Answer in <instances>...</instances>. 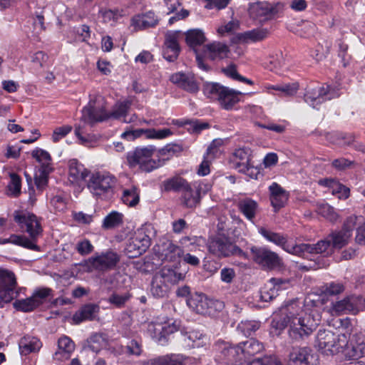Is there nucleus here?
<instances>
[{
	"label": "nucleus",
	"mask_w": 365,
	"mask_h": 365,
	"mask_svg": "<svg viewBox=\"0 0 365 365\" xmlns=\"http://www.w3.org/2000/svg\"><path fill=\"white\" fill-rule=\"evenodd\" d=\"M239 344L241 345V352H242L244 361H245L246 358L253 356L263 349L262 344L253 338Z\"/></svg>",
	"instance_id": "obj_35"
},
{
	"label": "nucleus",
	"mask_w": 365,
	"mask_h": 365,
	"mask_svg": "<svg viewBox=\"0 0 365 365\" xmlns=\"http://www.w3.org/2000/svg\"><path fill=\"white\" fill-rule=\"evenodd\" d=\"M52 290L50 288H40L34 291L33 294L24 299L16 300L13 306L18 310L24 312H32L40 305L43 304L46 299L51 294Z\"/></svg>",
	"instance_id": "obj_14"
},
{
	"label": "nucleus",
	"mask_w": 365,
	"mask_h": 365,
	"mask_svg": "<svg viewBox=\"0 0 365 365\" xmlns=\"http://www.w3.org/2000/svg\"><path fill=\"white\" fill-rule=\"evenodd\" d=\"M150 226L149 225H143L141 227L138 228L135 232V235L133 237L138 240V242L144 243L145 246L150 245Z\"/></svg>",
	"instance_id": "obj_56"
},
{
	"label": "nucleus",
	"mask_w": 365,
	"mask_h": 365,
	"mask_svg": "<svg viewBox=\"0 0 365 365\" xmlns=\"http://www.w3.org/2000/svg\"><path fill=\"white\" fill-rule=\"evenodd\" d=\"M87 348L93 352L98 353L103 347L106 345V341L102 334H93L87 340Z\"/></svg>",
	"instance_id": "obj_47"
},
{
	"label": "nucleus",
	"mask_w": 365,
	"mask_h": 365,
	"mask_svg": "<svg viewBox=\"0 0 365 365\" xmlns=\"http://www.w3.org/2000/svg\"><path fill=\"white\" fill-rule=\"evenodd\" d=\"M100 311L98 305L87 304L81 307L72 317L75 324H78L83 321H93L96 319Z\"/></svg>",
	"instance_id": "obj_24"
},
{
	"label": "nucleus",
	"mask_w": 365,
	"mask_h": 365,
	"mask_svg": "<svg viewBox=\"0 0 365 365\" xmlns=\"http://www.w3.org/2000/svg\"><path fill=\"white\" fill-rule=\"evenodd\" d=\"M58 350L54 354V359L62 361L70 358L71 354L75 349V344L68 336H63L58 339Z\"/></svg>",
	"instance_id": "obj_30"
},
{
	"label": "nucleus",
	"mask_w": 365,
	"mask_h": 365,
	"mask_svg": "<svg viewBox=\"0 0 365 365\" xmlns=\"http://www.w3.org/2000/svg\"><path fill=\"white\" fill-rule=\"evenodd\" d=\"M207 247L209 252L217 257L238 256L245 259L247 258V255L244 251L234 244L229 237L224 235L210 239Z\"/></svg>",
	"instance_id": "obj_5"
},
{
	"label": "nucleus",
	"mask_w": 365,
	"mask_h": 365,
	"mask_svg": "<svg viewBox=\"0 0 365 365\" xmlns=\"http://www.w3.org/2000/svg\"><path fill=\"white\" fill-rule=\"evenodd\" d=\"M339 96L338 89L331 88L329 85H323L322 87L307 88L304 93V101L313 108L321 104L327 100Z\"/></svg>",
	"instance_id": "obj_15"
},
{
	"label": "nucleus",
	"mask_w": 365,
	"mask_h": 365,
	"mask_svg": "<svg viewBox=\"0 0 365 365\" xmlns=\"http://www.w3.org/2000/svg\"><path fill=\"white\" fill-rule=\"evenodd\" d=\"M237 208L250 222H253L258 212V203L249 197L242 199L237 202Z\"/></svg>",
	"instance_id": "obj_29"
},
{
	"label": "nucleus",
	"mask_w": 365,
	"mask_h": 365,
	"mask_svg": "<svg viewBox=\"0 0 365 365\" xmlns=\"http://www.w3.org/2000/svg\"><path fill=\"white\" fill-rule=\"evenodd\" d=\"M228 46L220 42H214L203 47V56L210 60L222 59L227 57Z\"/></svg>",
	"instance_id": "obj_23"
},
{
	"label": "nucleus",
	"mask_w": 365,
	"mask_h": 365,
	"mask_svg": "<svg viewBox=\"0 0 365 365\" xmlns=\"http://www.w3.org/2000/svg\"><path fill=\"white\" fill-rule=\"evenodd\" d=\"M51 171V166H41L35 175V184L38 190L42 191L47 185L48 176Z\"/></svg>",
	"instance_id": "obj_44"
},
{
	"label": "nucleus",
	"mask_w": 365,
	"mask_h": 365,
	"mask_svg": "<svg viewBox=\"0 0 365 365\" xmlns=\"http://www.w3.org/2000/svg\"><path fill=\"white\" fill-rule=\"evenodd\" d=\"M165 257L170 261H175L177 258L181 257L183 250L173 242L168 241L164 243Z\"/></svg>",
	"instance_id": "obj_49"
},
{
	"label": "nucleus",
	"mask_w": 365,
	"mask_h": 365,
	"mask_svg": "<svg viewBox=\"0 0 365 365\" xmlns=\"http://www.w3.org/2000/svg\"><path fill=\"white\" fill-rule=\"evenodd\" d=\"M186 272V270L180 272L178 267L165 266L157 275L166 283L177 284L185 279Z\"/></svg>",
	"instance_id": "obj_31"
},
{
	"label": "nucleus",
	"mask_w": 365,
	"mask_h": 365,
	"mask_svg": "<svg viewBox=\"0 0 365 365\" xmlns=\"http://www.w3.org/2000/svg\"><path fill=\"white\" fill-rule=\"evenodd\" d=\"M222 71L228 77L237 80L241 82L247 83V84L252 85L253 83L251 80L246 78L240 75L236 69V66L233 64L228 66L226 68H223Z\"/></svg>",
	"instance_id": "obj_53"
},
{
	"label": "nucleus",
	"mask_w": 365,
	"mask_h": 365,
	"mask_svg": "<svg viewBox=\"0 0 365 365\" xmlns=\"http://www.w3.org/2000/svg\"><path fill=\"white\" fill-rule=\"evenodd\" d=\"M359 304L360 299L356 296L351 295L332 302L328 308V312L331 316L356 314L359 310Z\"/></svg>",
	"instance_id": "obj_16"
},
{
	"label": "nucleus",
	"mask_w": 365,
	"mask_h": 365,
	"mask_svg": "<svg viewBox=\"0 0 365 365\" xmlns=\"http://www.w3.org/2000/svg\"><path fill=\"white\" fill-rule=\"evenodd\" d=\"M269 191L271 205L277 212L286 205L289 199V192L277 182H272L269 185Z\"/></svg>",
	"instance_id": "obj_21"
},
{
	"label": "nucleus",
	"mask_w": 365,
	"mask_h": 365,
	"mask_svg": "<svg viewBox=\"0 0 365 365\" xmlns=\"http://www.w3.org/2000/svg\"><path fill=\"white\" fill-rule=\"evenodd\" d=\"M252 151L247 148L236 149L232 154L231 161L233 167L239 172L251 178H256L259 171L251 162Z\"/></svg>",
	"instance_id": "obj_13"
},
{
	"label": "nucleus",
	"mask_w": 365,
	"mask_h": 365,
	"mask_svg": "<svg viewBox=\"0 0 365 365\" xmlns=\"http://www.w3.org/2000/svg\"><path fill=\"white\" fill-rule=\"evenodd\" d=\"M349 358L357 359L365 356V336L359 337L347 353Z\"/></svg>",
	"instance_id": "obj_48"
},
{
	"label": "nucleus",
	"mask_w": 365,
	"mask_h": 365,
	"mask_svg": "<svg viewBox=\"0 0 365 365\" xmlns=\"http://www.w3.org/2000/svg\"><path fill=\"white\" fill-rule=\"evenodd\" d=\"M72 130L71 126L63 125L56 128L53 133L52 140L54 143L58 142L61 139L66 136Z\"/></svg>",
	"instance_id": "obj_64"
},
{
	"label": "nucleus",
	"mask_w": 365,
	"mask_h": 365,
	"mask_svg": "<svg viewBox=\"0 0 365 365\" xmlns=\"http://www.w3.org/2000/svg\"><path fill=\"white\" fill-rule=\"evenodd\" d=\"M9 177L11 180L7 186L8 195L16 197L21 194V179L14 173H11Z\"/></svg>",
	"instance_id": "obj_50"
},
{
	"label": "nucleus",
	"mask_w": 365,
	"mask_h": 365,
	"mask_svg": "<svg viewBox=\"0 0 365 365\" xmlns=\"http://www.w3.org/2000/svg\"><path fill=\"white\" fill-rule=\"evenodd\" d=\"M205 338L202 333L192 330L186 334L184 340L187 346L195 348L202 346L205 343Z\"/></svg>",
	"instance_id": "obj_45"
},
{
	"label": "nucleus",
	"mask_w": 365,
	"mask_h": 365,
	"mask_svg": "<svg viewBox=\"0 0 365 365\" xmlns=\"http://www.w3.org/2000/svg\"><path fill=\"white\" fill-rule=\"evenodd\" d=\"M7 243H11L34 251H40V247L34 246L33 243L27 241L24 238V235H11L9 238H0V245Z\"/></svg>",
	"instance_id": "obj_38"
},
{
	"label": "nucleus",
	"mask_w": 365,
	"mask_h": 365,
	"mask_svg": "<svg viewBox=\"0 0 365 365\" xmlns=\"http://www.w3.org/2000/svg\"><path fill=\"white\" fill-rule=\"evenodd\" d=\"M120 260V256L112 250H108L101 253H97L88 259L89 270L93 269L99 272H108L114 269Z\"/></svg>",
	"instance_id": "obj_9"
},
{
	"label": "nucleus",
	"mask_w": 365,
	"mask_h": 365,
	"mask_svg": "<svg viewBox=\"0 0 365 365\" xmlns=\"http://www.w3.org/2000/svg\"><path fill=\"white\" fill-rule=\"evenodd\" d=\"M189 182L180 176H175L163 181L164 190L167 192L173 190L175 192H183L188 187Z\"/></svg>",
	"instance_id": "obj_36"
},
{
	"label": "nucleus",
	"mask_w": 365,
	"mask_h": 365,
	"mask_svg": "<svg viewBox=\"0 0 365 365\" xmlns=\"http://www.w3.org/2000/svg\"><path fill=\"white\" fill-rule=\"evenodd\" d=\"M177 331L175 325L168 324L150 323L148 325V331L151 336L161 342L165 340L166 336Z\"/></svg>",
	"instance_id": "obj_25"
},
{
	"label": "nucleus",
	"mask_w": 365,
	"mask_h": 365,
	"mask_svg": "<svg viewBox=\"0 0 365 365\" xmlns=\"http://www.w3.org/2000/svg\"><path fill=\"white\" fill-rule=\"evenodd\" d=\"M170 79L172 83L188 92L195 93L198 91V86L194 77L190 74L177 73L173 74Z\"/></svg>",
	"instance_id": "obj_27"
},
{
	"label": "nucleus",
	"mask_w": 365,
	"mask_h": 365,
	"mask_svg": "<svg viewBox=\"0 0 365 365\" xmlns=\"http://www.w3.org/2000/svg\"><path fill=\"white\" fill-rule=\"evenodd\" d=\"M279 312V319H274L272 322V328L281 331L289 326V336L296 341L312 333V328L305 322L304 312L297 302H291L282 307Z\"/></svg>",
	"instance_id": "obj_1"
},
{
	"label": "nucleus",
	"mask_w": 365,
	"mask_h": 365,
	"mask_svg": "<svg viewBox=\"0 0 365 365\" xmlns=\"http://www.w3.org/2000/svg\"><path fill=\"white\" fill-rule=\"evenodd\" d=\"M282 9L283 4L279 2L257 1L250 4L248 11L252 18L262 22L272 19Z\"/></svg>",
	"instance_id": "obj_12"
},
{
	"label": "nucleus",
	"mask_w": 365,
	"mask_h": 365,
	"mask_svg": "<svg viewBox=\"0 0 365 365\" xmlns=\"http://www.w3.org/2000/svg\"><path fill=\"white\" fill-rule=\"evenodd\" d=\"M130 295L128 293L119 294L113 293L108 298V302L118 308L123 307L126 302L130 299Z\"/></svg>",
	"instance_id": "obj_58"
},
{
	"label": "nucleus",
	"mask_w": 365,
	"mask_h": 365,
	"mask_svg": "<svg viewBox=\"0 0 365 365\" xmlns=\"http://www.w3.org/2000/svg\"><path fill=\"white\" fill-rule=\"evenodd\" d=\"M159 21L160 19L152 11H149L134 16L131 19V25L137 30H145L156 26Z\"/></svg>",
	"instance_id": "obj_22"
},
{
	"label": "nucleus",
	"mask_w": 365,
	"mask_h": 365,
	"mask_svg": "<svg viewBox=\"0 0 365 365\" xmlns=\"http://www.w3.org/2000/svg\"><path fill=\"white\" fill-rule=\"evenodd\" d=\"M344 291V286L340 282H331L327 284L324 288V293L328 295H337Z\"/></svg>",
	"instance_id": "obj_62"
},
{
	"label": "nucleus",
	"mask_w": 365,
	"mask_h": 365,
	"mask_svg": "<svg viewBox=\"0 0 365 365\" xmlns=\"http://www.w3.org/2000/svg\"><path fill=\"white\" fill-rule=\"evenodd\" d=\"M339 336H336L332 331L325 329L318 331L316 336L315 346L322 351L327 354L332 353L336 344V339Z\"/></svg>",
	"instance_id": "obj_20"
},
{
	"label": "nucleus",
	"mask_w": 365,
	"mask_h": 365,
	"mask_svg": "<svg viewBox=\"0 0 365 365\" xmlns=\"http://www.w3.org/2000/svg\"><path fill=\"white\" fill-rule=\"evenodd\" d=\"M268 30L266 29H256L238 35L240 41L247 43L250 41H259L265 38L268 35Z\"/></svg>",
	"instance_id": "obj_39"
},
{
	"label": "nucleus",
	"mask_w": 365,
	"mask_h": 365,
	"mask_svg": "<svg viewBox=\"0 0 365 365\" xmlns=\"http://www.w3.org/2000/svg\"><path fill=\"white\" fill-rule=\"evenodd\" d=\"M155 148L153 146L138 147L126 154L128 165L134 168L137 166L145 172H151L164 165L165 159L153 160L152 158Z\"/></svg>",
	"instance_id": "obj_3"
},
{
	"label": "nucleus",
	"mask_w": 365,
	"mask_h": 365,
	"mask_svg": "<svg viewBox=\"0 0 365 365\" xmlns=\"http://www.w3.org/2000/svg\"><path fill=\"white\" fill-rule=\"evenodd\" d=\"M327 237L333 248L341 249L348 244L351 236L349 232H346L341 229L339 231L332 232Z\"/></svg>",
	"instance_id": "obj_37"
},
{
	"label": "nucleus",
	"mask_w": 365,
	"mask_h": 365,
	"mask_svg": "<svg viewBox=\"0 0 365 365\" xmlns=\"http://www.w3.org/2000/svg\"><path fill=\"white\" fill-rule=\"evenodd\" d=\"M259 327V323L255 321H245L241 322L238 324L237 329L245 336H250L252 334V333L257 330Z\"/></svg>",
	"instance_id": "obj_54"
},
{
	"label": "nucleus",
	"mask_w": 365,
	"mask_h": 365,
	"mask_svg": "<svg viewBox=\"0 0 365 365\" xmlns=\"http://www.w3.org/2000/svg\"><path fill=\"white\" fill-rule=\"evenodd\" d=\"M168 286L159 276L155 274L152 280L150 292L152 294L158 298H163L167 296Z\"/></svg>",
	"instance_id": "obj_42"
},
{
	"label": "nucleus",
	"mask_w": 365,
	"mask_h": 365,
	"mask_svg": "<svg viewBox=\"0 0 365 365\" xmlns=\"http://www.w3.org/2000/svg\"><path fill=\"white\" fill-rule=\"evenodd\" d=\"M115 183L116 180L113 175L98 172L91 176L87 186L93 195L103 197L113 193Z\"/></svg>",
	"instance_id": "obj_7"
},
{
	"label": "nucleus",
	"mask_w": 365,
	"mask_h": 365,
	"mask_svg": "<svg viewBox=\"0 0 365 365\" xmlns=\"http://www.w3.org/2000/svg\"><path fill=\"white\" fill-rule=\"evenodd\" d=\"M183 357L181 355H165L151 359L148 365H182Z\"/></svg>",
	"instance_id": "obj_40"
},
{
	"label": "nucleus",
	"mask_w": 365,
	"mask_h": 365,
	"mask_svg": "<svg viewBox=\"0 0 365 365\" xmlns=\"http://www.w3.org/2000/svg\"><path fill=\"white\" fill-rule=\"evenodd\" d=\"M181 199L185 207L193 208L200 204L201 198L192 183L182 192Z\"/></svg>",
	"instance_id": "obj_32"
},
{
	"label": "nucleus",
	"mask_w": 365,
	"mask_h": 365,
	"mask_svg": "<svg viewBox=\"0 0 365 365\" xmlns=\"http://www.w3.org/2000/svg\"><path fill=\"white\" fill-rule=\"evenodd\" d=\"M17 282L14 272L0 269V307L4 303L10 302L19 295L16 290Z\"/></svg>",
	"instance_id": "obj_11"
},
{
	"label": "nucleus",
	"mask_w": 365,
	"mask_h": 365,
	"mask_svg": "<svg viewBox=\"0 0 365 365\" xmlns=\"http://www.w3.org/2000/svg\"><path fill=\"white\" fill-rule=\"evenodd\" d=\"M123 224V215L117 211H113L105 217L102 227L104 230H113Z\"/></svg>",
	"instance_id": "obj_41"
},
{
	"label": "nucleus",
	"mask_w": 365,
	"mask_h": 365,
	"mask_svg": "<svg viewBox=\"0 0 365 365\" xmlns=\"http://www.w3.org/2000/svg\"><path fill=\"white\" fill-rule=\"evenodd\" d=\"M187 304L197 314L209 315L224 307L222 302L210 299L205 294L197 293L187 299Z\"/></svg>",
	"instance_id": "obj_10"
},
{
	"label": "nucleus",
	"mask_w": 365,
	"mask_h": 365,
	"mask_svg": "<svg viewBox=\"0 0 365 365\" xmlns=\"http://www.w3.org/2000/svg\"><path fill=\"white\" fill-rule=\"evenodd\" d=\"M205 40L204 33L200 29H191L186 33V42L193 49H195V46L202 45Z\"/></svg>",
	"instance_id": "obj_43"
},
{
	"label": "nucleus",
	"mask_w": 365,
	"mask_h": 365,
	"mask_svg": "<svg viewBox=\"0 0 365 365\" xmlns=\"http://www.w3.org/2000/svg\"><path fill=\"white\" fill-rule=\"evenodd\" d=\"M258 232L267 241L281 247L287 252L294 255L295 245H289L284 235L263 227H259Z\"/></svg>",
	"instance_id": "obj_19"
},
{
	"label": "nucleus",
	"mask_w": 365,
	"mask_h": 365,
	"mask_svg": "<svg viewBox=\"0 0 365 365\" xmlns=\"http://www.w3.org/2000/svg\"><path fill=\"white\" fill-rule=\"evenodd\" d=\"M250 251L254 262L264 269L272 270L283 265L279 255L267 247L252 246Z\"/></svg>",
	"instance_id": "obj_8"
},
{
	"label": "nucleus",
	"mask_w": 365,
	"mask_h": 365,
	"mask_svg": "<svg viewBox=\"0 0 365 365\" xmlns=\"http://www.w3.org/2000/svg\"><path fill=\"white\" fill-rule=\"evenodd\" d=\"M149 247L150 246H145L144 243L143 244L141 241L138 242V239L133 237L131 239V242L128 245L127 249L130 252L133 250L135 251V252L132 255V257H136L137 255H142L145 252Z\"/></svg>",
	"instance_id": "obj_59"
},
{
	"label": "nucleus",
	"mask_w": 365,
	"mask_h": 365,
	"mask_svg": "<svg viewBox=\"0 0 365 365\" xmlns=\"http://www.w3.org/2000/svg\"><path fill=\"white\" fill-rule=\"evenodd\" d=\"M362 219L361 216L351 215L348 217L344 222L342 230L346 232H349L350 236L352 235V231L356 226L357 222Z\"/></svg>",
	"instance_id": "obj_63"
},
{
	"label": "nucleus",
	"mask_w": 365,
	"mask_h": 365,
	"mask_svg": "<svg viewBox=\"0 0 365 365\" xmlns=\"http://www.w3.org/2000/svg\"><path fill=\"white\" fill-rule=\"evenodd\" d=\"M130 101H123L115 105L110 113L106 112L103 106L96 107L95 101H90L82 110L80 123L75 127V134L83 143L88 142V138L83 136L86 125L92 127L98 122L104 121L108 118L120 119L125 117L130 107Z\"/></svg>",
	"instance_id": "obj_2"
},
{
	"label": "nucleus",
	"mask_w": 365,
	"mask_h": 365,
	"mask_svg": "<svg viewBox=\"0 0 365 365\" xmlns=\"http://www.w3.org/2000/svg\"><path fill=\"white\" fill-rule=\"evenodd\" d=\"M41 347V343L36 337L26 336L19 341V349L21 354L27 355L31 352L37 351Z\"/></svg>",
	"instance_id": "obj_33"
},
{
	"label": "nucleus",
	"mask_w": 365,
	"mask_h": 365,
	"mask_svg": "<svg viewBox=\"0 0 365 365\" xmlns=\"http://www.w3.org/2000/svg\"><path fill=\"white\" fill-rule=\"evenodd\" d=\"M220 351L219 358L221 360L227 361L226 365H247L244 364L241 345L233 346L228 342L221 341L216 344Z\"/></svg>",
	"instance_id": "obj_17"
},
{
	"label": "nucleus",
	"mask_w": 365,
	"mask_h": 365,
	"mask_svg": "<svg viewBox=\"0 0 365 365\" xmlns=\"http://www.w3.org/2000/svg\"><path fill=\"white\" fill-rule=\"evenodd\" d=\"M139 193L134 187L126 189L122 195L123 202L130 207H133L139 202Z\"/></svg>",
	"instance_id": "obj_52"
},
{
	"label": "nucleus",
	"mask_w": 365,
	"mask_h": 365,
	"mask_svg": "<svg viewBox=\"0 0 365 365\" xmlns=\"http://www.w3.org/2000/svg\"><path fill=\"white\" fill-rule=\"evenodd\" d=\"M180 32L178 31H169L165 35L164 43V48H166V53L171 51L170 56H167L170 59V62L174 61L177 59L180 53V46L178 43Z\"/></svg>",
	"instance_id": "obj_28"
},
{
	"label": "nucleus",
	"mask_w": 365,
	"mask_h": 365,
	"mask_svg": "<svg viewBox=\"0 0 365 365\" xmlns=\"http://www.w3.org/2000/svg\"><path fill=\"white\" fill-rule=\"evenodd\" d=\"M327 185L332 188V193L338 195L339 199H347L350 195V190L346 186L339 183L334 179L327 180Z\"/></svg>",
	"instance_id": "obj_46"
},
{
	"label": "nucleus",
	"mask_w": 365,
	"mask_h": 365,
	"mask_svg": "<svg viewBox=\"0 0 365 365\" xmlns=\"http://www.w3.org/2000/svg\"><path fill=\"white\" fill-rule=\"evenodd\" d=\"M311 351L309 347H292L289 354V365H308L312 357Z\"/></svg>",
	"instance_id": "obj_26"
},
{
	"label": "nucleus",
	"mask_w": 365,
	"mask_h": 365,
	"mask_svg": "<svg viewBox=\"0 0 365 365\" xmlns=\"http://www.w3.org/2000/svg\"><path fill=\"white\" fill-rule=\"evenodd\" d=\"M173 135L170 128L148 129L146 131V138L148 139H164Z\"/></svg>",
	"instance_id": "obj_55"
},
{
	"label": "nucleus",
	"mask_w": 365,
	"mask_h": 365,
	"mask_svg": "<svg viewBox=\"0 0 365 365\" xmlns=\"http://www.w3.org/2000/svg\"><path fill=\"white\" fill-rule=\"evenodd\" d=\"M14 220L22 230L29 234V238L26 236H24V238L31 243H33L34 246H38L36 244L37 240L43 232L38 217L28 212L15 211Z\"/></svg>",
	"instance_id": "obj_6"
},
{
	"label": "nucleus",
	"mask_w": 365,
	"mask_h": 365,
	"mask_svg": "<svg viewBox=\"0 0 365 365\" xmlns=\"http://www.w3.org/2000/svg\"><path fill=\"white\" fill-rule=\"evenodd\" d=\"M203 91L208 98L217 100L221 107L225 110L232 109L240 101V96L242 95L240 91L216 83H206Z\"/></svg>",
	"instance_id": "obj_4"
},
{
	"label": "nucleus",
	"mask_w": 365,
	"mask_h": 365,
	"mask_svg": "<svg viewBox=\"0 0 365 365\" xmlns=\"http://www.w3.org/2000/svg\"><path fill=\"white\" fill-rule=\"evenodd\" d=\"M32 157L36 159L37 161L41 163V166L48 165L50 166V162L51 158L50 154L41 148H36L31 153Z\"/></svg>",
	"instance_id": "obj_57"
},
{
	"label": "nucleus",
	"mask_w": 365,
	"mask_h": 365,
	"mask_svg": "<svg viewBox=\"0 0 365 365\" xmlns=\"http://www.w3.org/2000/svg\"><path fill=\"white\" fill-rule=\"evenodd\" d=\"M330 247V240L327 237L314 245L296 244L294 255L304 258H307L309 255L312 254H324L328 255L331 252Z\"/></svg>",
	"instance_id": "obj_18"
},
{
	"label": "nucleus",
	"mask_w": 365,
	"mask_h": 365,
	"mask_svg": "<svg viewBox=\"0 0 365 365\" xmlns=\"http://www.w3.org/2000/svg\"><path fill=\"white\" fill-rule=\"evenodd\" d=\"M69 176L75 181L83 180L88 175V170L76 159H71L68 162Z\"/></svg>",
	"instance_id": "obj_34"
},
{
	"label": "nucleus",
	"mask_w": 365,
	"mask_h": 365,
	"mask_svg": "<svg viewBox=\"0 0 365 365\" xmlns=\"http://www.w3.org/2000/svg\"><path fill=\"white\" fill-rule=\"evenodd\" d=\"M93 246L88 240L84 239L77 242L76 249L81 255H87L93 251Z\"/></svg>",
	"instance_id": "obj_60"
},
{
	"label": "nucleus",
	"mask_w": 365,
	"mask_h": 365,
	"mask_svg": "<svg viewBox=\"0 0 365 365\" xmlns=\"http://www.w3.org/2000/svg\"><path fill=\"white\" fill-rule=\"evenodd\" d=\"M277 287L273 288L269 283L261 290V299L264 302H269L274 299L277 295L278 292L277 290Z\"/></svg>",
	"instance_id": "obj_61"
},
{
	"label": "nucleus",
	"mask_w": 365,
	"mask_h": 365,
	"mask_svg": "<svg viewBox=\"0 0 365 365\" xmlns=\"http://www.w3.org/2000/svg\"><path fill=\"white\" fill-rule=\"evenodd\" d=\"M317 212L322 217L331 222L336 221L339 217L334 208L327 203L318 204L317 206Z\"/></svg>",
	"instance_id": "obj_51"
}]
</instances>
